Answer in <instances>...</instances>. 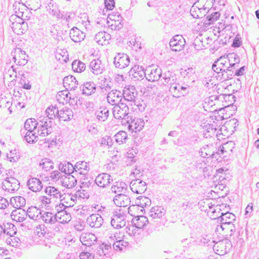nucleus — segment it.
Masks as SVG:
<instances>
[{
    "instance_id": "obj_62",
    "label": "nucleus",
    "mask_w": 259,
    "mask_h": 259,
    "mask_svg": "<svg viewBox=\"0 0 259 259\" xmlns=\"http://www.w3.org/2000/svg\"><path fill=\"white\" fill-rule=\"evenodd\" d=\"M12 238L7 239V242L9 243L12 246L15 247H19L20 245V240L16 237H11Z\"/></svg>"
},
{
    "instance_id": "obj_42",
    "label": "nucleus",
    "mask_w": 259,
    "mask_h": 259,
    "mask_svg": "<svg viewBox=\"0 0 259 259\" xmlns=\"http://www.w3.org/2000/svg\"><path fill=\"white\" fill-rule=\"evenodd\" d=\"M109 109L105 107H101L96 112L97 119L100 121H105L109 116Z\"/></svg>"
},
{
    "instance_id": "obj_10",
    "label": "nucleus",
    "mask_w": 259,
    "mask_h": 259,
    "mask_svg": "<svg viewBox=\"0 0 259 259\" xmlns=\"http://www.w3.org/2000/svg\"><path fill=\"white\" fill-rule=\"evenodd\" d=\"M235 147L234 142L229 141L220 146L216 153L220 156H223V157H227L233 153Z\"/></svg>"
},
{
    "instance_id": "obj_30",
    "label": "nucleus",
    "mask_w": 259,
    "mask_h": 259,
    "mask_svg": "<svg viewBox=\"0 0 259 259\" xmlns=\"http://www.w3.org/2000/svg\"><path fill=\"white\" fill-rule=\"evenodd\" d=\"M70 37L74 42H80L84 39L85 35L77 27H74L70 31Z\"/></svg>"
},
{
    "instance_id": "obj_20",
    "label": "nucleus",
    "mask_w": 259,
    "mask_h": 259,
    "mask_svg": "<svg viewBox=\"0 0 259 259\" xmlns=\"http://www.w3.org/2000/svg\"><path fill=\"white\" fill-rule=\"evenodd\" d=\"M113 181L111 176L107 173H102L98 175L95 182L96 185L102 188H105L109 186Z\"/></svg>"
},
{
    "instance_id": "obj_17",
    "label": "nucleus",
    "mask_w": 259,
    "mask_h": 259,
    "mask_svg": "<svg viewBox=\"0 0 259 259\" xmlns=\"http://www.w3.org/2000/svg\"><path fill=\"white\" fill-rule=\"evenodd\" d=\"M124 99L130 102H133L136 105L135 99L138 93L135 87L128 85L124 87L122 92Z\"/></svg>"
},
{
    "instance_id": "obj_55",
    "label": "nucleus",
    "mask_w": 259,
    "mask_h": 259,
    "mask_svg": "<svg viewBox=\"0 0 259 259\" xmlns=\"http://www.w3.org/2000/svg\"><path fill=\"white\" fill-rule=\"evenodd\" d=\"M91 247H88L79 254L80 259H94L95 254L93 253Z\"/></svg>"
},
{
    "instance_id": "obj_9",
    "label": "nucleus",
    "mask_w": 259,
    "mask_h": 259,
    "mask_svg": "<svg viewBox=\"0 0 259 259\" xmlns=\"http://www.w3.org/2000/svg\"><path fill=\"white\" fill-rule=\"evenodd\" d=\"M12 54L14 56L13 60L14 62L17 65L24 66L27 63L28 56L25 54V52L21 48H16L14 52H12Z\"/></svg>"
},
{
    "instance_id": "obj_57",
    "label": "nucleus",
    "mask_w": 259,
    "mask_h": 259,
    "mask_svg": "<svg viewBox=\"0 0 259 259\" xmlns=\"http://www.w3.org/2000/svg\"><path fill=\"white\" fill-rule=\"evenodd\" d=\"M128 245V242L124 240H118L113 242L112 246L114 249L122 250Z\"/></svg>"
},
{
    "instance_id": "obj_54",
    "label": "nucleus",
    "mask_w": 259,
    "mask_h": 259,
    "mask_svg": "<svg viewBox=\"0 0 259 259\" xmlns=\"http://www.w3.org/2000/svg\"><path fill=\"white\" fill-rule=\"evenodd\" d=\"M39 165L42 166V168L46 171L50 170L54 167L53 162L50 159L47 158L42 159L40 162Z\"/></svg>"
},
{
    "instance_id": "obj_39",
    "label": "nucleus",
    "mask_w": 259,
    "mask_h": 259,
    "mask_svg": "<svg viewBox=\"0 0 259 259\" xmlns=\"http://www.w3.org/2000/svg\"><path fill=\"white\" fill-rule=\"evenodd\" d=\"M89 169L87 162L83 161H78L74 165V174L77 172L80 175H85Z\"/></svg>"
},
{
    "instance_id": "obj_32",
    "label": "nucleus",
    "mask_w": 259,
    "mask_h": 259,
    "mask_svg": "<svg viewBox=\"0 0 259 259\" xmlns=\"http://www.w3.org/2000/svg\"><path fill=\"white\" fill-rule=\"evenodd\" d=\"M26 213L27 211H26L24 209L20 208L13 210L11 215L13 220L17 222H22L26 219L27 216Z\"/></svg>"
},
{
    "instance_id": "obj_35",
    "label": "nucleus",
    "mask_w": 259,
    "mask_h": 259,
    "mask_svg": "<svg viewBox=\"0 0 259 259\" xmlns=\"http://www.w3.org/2000/svg\"><path fill=\"white\" fill-rule=\"evenodd\" d=\"M73 116L72 110L68 108H63L59 111L58 118L62 121L70 120Z\"/></svg>"
},
{
    "instance_id": "obj_40",
    "label": "nucleus",
    "mask_w": 259,
    "mask_h": 259,
    "mask_svg": "<svg viewBox=\"0 0 259 259\" xmlns=\"http://www.w3.org/2000/svg\"><path fill=\"white\" fill-rule=\"evenodd\" d=\"M41 213L40 209L36 207L31 206L28 208L26 213L29 218L36 221L41 219Z\"/></svg>"
},
{
    "instance_id": "obj_50",
    "label": "nucleus",
    "mask_w": 259,
    "mask_h": 259,
    "mask_svg": "<svg viewBox=\"0 0 259 259\" xmlns=\"http://www.w3.org/2000/svg\"><path fill=\"white\" fill-rule=\"evenodd\" d=\"M72 68L74 71L80 73L85 70V65L81 61L75 60L72 63Z\"/></svg>"
},
{
    "instance_id": "obj_12",
    "label": "nucleus",
    "mask_w": 259,
    "mask_h": 259,
    "mask_svg": "<svg viewBox=\"0 0 259 259\" xmlns=\"http://www.w3.org/2000/svg\"><path fill=\"white\" fill-rule=\"evenodd\" d=\"M126 224L125 216L124 213L121 212L119 210V212L116 211L112 217L111 220V224L112 227L115 229L121 228L125 226Z\"/></svg>"
},
{
    "instance_id": "obj_63",
    "label": "nucleus",
    "mask_w": 259,
    "mask_h": 259,
    "mask_svg": "<svg viewBox=\"0 0 259 259\" xmlns=\"http://www.w3.org/2000/svg\"><path fill=\"white\" fill-rule=\"evenodd\" d=\"M29 6L30 9L33 10H36L40 8L41 7L40 1V0H29Z\"/></svg>"
},
{
    "instance_id": "obj_46",
    "label": "nucleus",
    "mask_w": 259,
    "mask_h": 259,
    "mask_svg": "<svg viewBox=\"0 0 259 259\" xmlns=\"http://www.w3.org/2000/svg\"><path fill=\"white\" fill-rule=\"evenodd\" d=\"M41 219L46 224H54L56 222V214L50 212L41 213Z\"/></svg>"
},
{
    "instance_id": "obj_6",
    "label": "nucleus",
    "mask_w": 259,
    "mask_h": 259,
    "mask_svg": "<svg viewBox=\"0 0 259 259\" xmlns=\"http://www.w3.org/2000/svg\"><path fill=\"white\" fill-rule=\"evenodd\" d=\"M56 99L60 103L62 104L69 103L73 105L77 103V100L76 96L71 95L66 89L59 92L56 95Z\"/></svg>"
},
{
    "instance_id": "obj_27",
    "label": "nucleus",
    "mask_w": 259,
    "mask_h": 259,
    "mask_svg": "<svg viewBox=\"0 0 259 259\" xmlns=\"http://www.w3.org/2000/svg\"><path fill=\"white\" fill-rule=\"evenodd\" d=\"M63 186L67 188H72L76 185L77 180L74 175L69 174V175H64L61 177V181Z\"/></svg>"
},
{
    "instance_id": "obj_56",
    "label": "nucleus",
    "mask_w": 259,
    "mask_h": 259,
    "mask_svg": "<svg viewBox=\"0 0 259 259\" xmlns=\"http://www.w3.org/2000/svg\"><path fill=\"white\" fill-rule=\"evenodd\" d=\"M24 139L28 143H33L37 141V135L35 132H27Z\"/></svg>"
},
{
    "instance_id": "obj_22",
    "label": "nucleus",
    "mask_w": 259,
    "mask_h": 259,
    "mask_svg": "<svg viewBox=\"0 0 259 259\" xmlns=\"http://www.w3.org/2000/svg\"><path fill=\"white\" fill-rule=\"evenodd\" d=\"M91 71L96 75L102 73L105 70V65L99 59L93 60L90 63L89 66Z\"/></svg>"
},
{
    "instance_id": "obj_15",
    "label": "nucleus",
    "mask_w": 259,
    "mask_h": 259,
    "mask_svg": "<svg viewBox=\"0 0 259 259\" xmlns=\"http://www.w3.org/2000/svg\"><path fill=\"white\" fill-rule=\"evenodd\" d=\"M111 247V243H110L109 244L97 243V244L93 245L91 248L93 253L95 254V257L102 258L105 255L106 250Z\"/></svg>"
},
{
    "instance_id": "obj_47",
    "label": "nucleus",
    "mask_w": 259,
    "mask_h": 259,
    "mask_svg": "<svg viewBox=\"0 0 259 259\" xmlns=\"http://www.w3.org/2000/svg\"><path fill=\"white\" fill-rule=\"evenodd\" d=\"M45 192L49 197H52L54 200L55 198H61L62 196L60 192L54 187H47L45 189Z\"/></svg>"
},
{
    "instance_id": "obj_11",
    "label": "nucleus",
    "mask_w": 259,
    "mask_h": 259,
    "mask_svg": "<svg viewBox=\"0 0 259 259\" xmlns=\"http://www.w3.org/2000/svg\"><path fill=\"white\" fill-rule=\"evenodd\" d=\"M131 190L135 193L142 194L147 189L146 183L140 179L133 180L130 184Z\"/></svg>"
},
{
    "instance_id": "obj_5",
    "label": "nucleus",
    "mask_w": 259,
    "mask_h": 259,
    "mask_svg": "<svg viewBox=\"0 0 259 259\" xmlns=\"http://www.w3.org/2000/svg\"><path fill=\"white\" fill-rule=\"evenodd\" d=\"M113 115L117 119H127L128 118L129 108L126 104L120 103L115 105L113 108Z\"/></svg>"
},
{
    "instance_id": "obj_58",
    "label": "nucleus",
    "mask_w": 259,
    "mask_h": 259,
    "mask_svg": "<svg viewBox=\"0 0 259 259\" xmlns=\"http://www.w3.org/2000/svg\"><path fill=\"white\" fill-rule=\"evenodd\" d=\"M229 62H230V67H235V66L240 62L239 57L235 54H229L227 56Z\"/></svg>"
},
{
    "instance_id": "obj_4",
    "label": "nucleus",
    "mask_w": 259,
    "mask_h": 259,
    "mask_svg": "<svg viewBox=\"0 0 259 259\" xmlns=\"http://www.w3.org/2000/svg\"><path fill=\"white\" fill-rule=\"evenodd\" d=\"M37 135L45 137L53 131V122L49 118L40 117L37 121Z\"/></svg>"
},
{
    "instance_id": "obj_24",
    "label": "nucleus",
    "mask_w": 259,
    "mask_h": 259,
    "mask_svg": "<svg viewBox=\"0 0 259 259\" xmlns=\"http://www.w3.org/2000/svg\"><path fill=\"white\" fill-rule=\"evenodd\" d=\"M146 69L139 65H135L129 71L130 75L136 80L142 79L144 77H146Z\"/></svg>"
},
{
    "instance_id": "obj_1",
    "label": "nucleus",
    "mask_w": 259,
    "mask_h": 259,
    "mask_svg": "<svg viewBox=\"0 0 259 259\" xmlns=\"http://www.w3.org/2000/svg\"><path fill=\"white\" fill-rule=\"evenodd\" d=\"M162 84L176 98L187 95L191 90L190 86L186 83H180L175 73L167 71L164 73L161 79Z\"/></svg>"
},
{
    "instance_id": "obj_38",
    "label": "nucleus",
    "mask_w": 259,
    "mask_h": 259,
    "mask_svg": "<svg viewBox=\"0 0 259 259\" xmlns=\"http://www.w3.org/2000/svg\"><path fill=\"white\" fill-rule=\"evenodd\" d=\"M10 204L13 207L18 209L25 205L26 200L23 197L20 196L13 197L10 200Z\"/></svg>"
},
{
    "instance_id": "obj_14",
    "label": "nucleus",
    "mask_w": 259,
    "mask_h": 259,
    "mask_svg": "<svg viewBox=\"0 0 259 259\" xmlns=\"http://www.w3.org/2000/svg\"><path fill=\"white\" fill-rule=\"evenodd\" d=\"M230 98H234V96L231 94H222L220 96H211L208 98H206L204 99V102L203 103V107L205 111H207L208 108L212 107L213 105H215L214 101L219 100L220 98H223L224 100H226L228 99H229Z\"/></svg>"
},
{
    "instance_id": "obj_31",
    "label": "nucleus",
    "mask_w": 259,
    "mask_h": 259,
    "mask_svg": "<svg viewBox=\"0 0 259 259\" xmlns=\"http://www.w3.org/2000/svg\"><path fill=\"white\" fill-rule=\"evenodd\" d=\"M95 40L99 45L102 46L109 44V40L111 39V35L105 31H101L97 33L95 36Z\"/></svg>"
},
{
    "instance_id": "obj_34",
    "label": "nucleus",
    "mask_w": 259,
    "mask_h": 259,
    "mask_svg": "<svg viewBox=\"0 0 259 259\" xmlns=\"http://www.w3.org/2000/svg\"><path fill=\"white\" fill-rule=\"evenodd\" d=\"M56 222L65 224L68 223L71 219V214L64 210L58 211L56 213Z\"/></svg>"
},
{
    "instance_id": "obj_3",
    "label": "nucleus",
    "mask_w": 259,
    "mask_h": 259,
    "mask_svg": "<svg viewBox=\"0 0 259 259\" xmlns=\"http://www.w3.org/2000/svg\"><path fill=\"white\" fill-rule=\"evenodd\" d=\"M220 217L218 219L221 222V228L223 230L225 229L229 230L231 232H234L235 228L232 223L235 221V215L231 212H221Z\"/></svg>"
},
{
    "instance_id": "obj_60",
    "label": "nucleus",
    "mask_w": 259,
    "mask_h": 259,
    "mask_svg": "<svg viewBox=\"0 0 259 259\" xmlns=\"http://www.w3.org/2000/svg\"><path fill=\"white\" fill-rule=\"evenodd\" d=\"M97 206L98 205L93 207V206L84 205L82 206L80 213L83 215H90L92 214V212L93 211V208L97 209Z\"/></svg>"
},
{
    "instance_id": "obj_13",
    "label": "nucleus",
    "mask_w": 259,
    "mask_h": 259,
    "mask_svg": "<svg viewBox=\"0 0 259 259\" xmlns=\"http://www.w3.org/2000/svg\"><path fill=\"white\" fill-rule=\"evenodd\" d=\"M130 62L128 56L124 53H117L114 58V64L117 68H124L128 66Z\"/></svg>"
},
{
    "instance_id": "obj_19",
    "label": "nucleus",
    "mask_w": 259,
    "mask_h": 259,
    "mask_svg": "<svg viewBox=\"0 0 259 259\" xmlns=\"http://www.w3.org/2000/svg\"><path fill=\"white\" fill-rule=\"evenodd\" d=\"M123 97V94L117 90H113L110 91L107 95V100L108 102L112 105H115L121 102Z\"/></svg>"
},
{
    "instance_id": "obj_41",
    "label": "nucleus",
    "mask_w": 259,
    "mask_h": 259,
    "mask_svg": "<svg viewBox=\"0 0 259 259\" xmlns=\"http://www.w3.org/2000/svg\"><path fill=\"white\" fill-rule=\"evenodd\" d=\"M127 188V185L123 182H116L112 186L111 190L114 193H125Z\"/></svg>"
},
{
    "instance_id": "obj_48",
    "label": "nucleus",
    "mask_w": 259,
    "mask_h": 259,
    "mask_svg": "<svg viewBox=\"0 0 259 259\" xmlns=\"http://www.w3.org/2000/svg\"><path fill=\"white\" fill-rule=\"evenodd\" d=\"M37 124V121L34 118L28 119L25 122L24 128L27 132H35Z\"/></svg>"
},
{
    "instance_id": "obj_36",
    "label": "nucleus",
    "mask_w": 259,
    "mask_h": 259,
    "mask_svg": "<svg viewBox=\"0 0 259 259\" xmlns=\"http://www.w3.org/2000/svg\"><path fill=\"white\" fill-rule=\"evenodd\" d=\"M59 170L62 172H64L65 175H69V174H74V166L71 163L67 161H63L61 162L58 166Z\"/></svg>"
},
{
    "instance_id": "obj_43",
    "label": "nucleus",
    "mask_w": 259,
    "mask_h": 259,
    "mask_svg": "<svg viewBox=\"0 0 259 259\" xmlns=\"http://www.w3.org/2000/svg\"><path fill=\"white\" fill-rule=\"evenodd\" d=\"M165 212L166 210L163 207L156 206L151 209L150 215L153 219L161 218L165 214Z\"/></svg>"
},
{
    "instance_id": "obj_45",
    "label": "nucleus",
    "mask_w": 259,
    "mask_h": 259,
    "mask_svg": "<svg viewBox=\"0 0 259 259\" xmlns=\"http://www.w3.org/2000/svg\"><path fill=\"white\" fill-rule=\"evenodd\" d=\"M59 110L56 106H50L48 107L46 110L47 116L45 117L49 118L51 120L58 117Z\"/></svg>"
},
{
    "instance_id": "obj_26",
    "label": "nucleus",
    "mask_w": 259,
    "mask_h": 259,
    "mask_svg": "<svg viewBox=\"0 0 259 259\" xmlns=\"http://www.w3.org/2000/svg\"><path fill=\"white\" fill-rule=\"evenodd\" d=\"M113 201L117 206L124 207L130 204L131 198L127 195L120 193L115 196Z\"/></svg>"
},
{
    "instance_id": "obj_18",
    "label": "nucleus",
    "mask_w": 259,
    "mask_h": 259,
    "mask_svg": "<svg viewBox=\"0 0 259 259\" xmlns=\"http://www.w3.org/2000/svg\"><path fill=\"white\" fill-rule=\"evenodd\" d=\"M222 61V59L219 58L214 61L212 65V69L216 73L218 74H221V75H219V77H221L220 80H225L229 78V76L228 74L225 75V74H224V71H225L224 69L225 63H223Z\"/></svg>"
},
{
    "instance_id": "obj_51",
    "label": "nucleus",
    "mask_w": 259,
    "mask_h": 259,
    "mask_svg": "<svg viewBox=\"0 0 259 259\" xmlns=\"http://www.w3.org/2000/svg\"><path fill=\"white\" fill-rule=\"evenodd\" d=\"M115 142L120 145L125 143L127 138V133L124 131H119L114 136Z\"/></svg>"
},
{
    "instance_id": "obj_44",
    "label": "nucleus",
    "mask_w": 259,
    "mask_h": 259,
    "mask_svg": "<svg viewBox=\"0 0 259 259\" xmlns=\"http://www.w3.org/2000/svg\"><path fill=\"white\" fill-rule=\"evenodd\" d=\"M96 88L95 84L93 82H87L83 84L81 90L83 95L90 96L95 93Z\"/></svg>"
},
{
    "instance_id": "obj_23",
    "label": "nucleus",
    "mask_w": 259,
    "mask_h": 259,
    "mask_svg": "<svg viewBox=\"0 0 259 259\" xmlns=\"http://www.w3.org/2000/svg\"><path fill=\"white\" fill-rule=\"evenodd\" d=\"M80 240L83 245L92 247L93 245L97 244L95 242H97V238L93 233H83L80 236Z\"/></svg>"
},
{
    "instance_id": "obj_53",
    "label": "nucleus",
    "mask_w": 259,
    "mask_h": 259,
    "mask_svg": "<svg viewBox=\"0 0 259 259\" xmlns=\"http://www.w3.org/2000/svg\"><path fill=\"white\" fill-rule=\"evenodd\" d=\"M4 225L5 230H6L5 234L10 237H13L17 233L16 228L11 223H7L6 224H3Z\"/></svg>"
},
{
    "instance_id": "obj_28",
    "label": "nucleus",
    "mask_w": 259,
    "mask_h": 259,
    "mask_svg": "<svg viewBox=\"0 0 259 259\" xmlns=\"http://www.w3.org/2000/svg\"><path fill=\"white\" fill-rule=\"evenodd\" d=\"M63 85L68 91H74L77 87L78 82L74 76H67L63 79Z\"/></svg>"
},
{
    "instance_id": "obj_52",
    "label": "nucleus",
    "mask_w": 259,
    "mask_h": 259,
    "mask_svg": "<svg viewBox=\"0 0 259 259\" xmlns=\"http://www.w3.org/2000/svg\"><path fill=\"white\" fill-rule=\"evenodd\" d=\"M226 240L217 242L213 246V250H216L217 253L218 254H221V253L226 252V251H224V249H226Z\"/></svg>"
},
{
    "instance_id": "obj_33",
    "label": "nucleus",
    "mask_w": 259,
    "mask_h": 259,
    "mask_svg": "<svg viewBox=\"0 0 259 259\" xmlns=\"http://www.w3.org/2000/svg\"><path fill=\"white\" fill-rule=\"evenodd\" d=\"M145 122L143 119H134L128 124V128L132 132H140L144 126Z\"/></svg>"
},
{
    "instance_id": "obj_16",
    "label": "nucleus",
    "mask_w": 259,
    "mask_h": 259,
    "mask_svg": "<svg viewBox=\"0 0 259 259\" xmlns=\"http://www.w3.org/2000/svg\"><path fill=\"white\" fill-rule=\"evenodd\" d=\"M185 44V40L182 35H176L170 40L169 46L173 51H180Z\"/></svg>"
},
{
    "instance_id": "obj_49",
    "label": "nucleus",
    "mask_w": 259,
    "mask_h": 259,
    "mask_svg": "<svg viewBox=\"0 0 259 259\" xmlns=\"http://www.w3.org/2000/svg\"><path fill=\"white\" fill-rule=\"evenodd\" d=\"M136 203L138 206L144 208L149 207L151 204V201L147 197L140 196L137 198Z\"/></svg>"
},
{
    "instance_id": "obj_29",
    "label": "nucleus",
    "mask_w": 259,
    "mask_h": 259,
    "mask_svg": "<svg viewBox=\"0 0 259 259\" xmlns=\"http://www.w3.org/2000/svg\"><path fill=\"white\" fill-rule=\"evenodd\" d=\"M27 185L29 189L33 192H39L42 188L41 181L36 178H32L28 180Z\"/></svg>"
},
{
    "instance_id": "obj_7",
    "label": "nucleus",
    "mask_w": 259,
    "mask_h": 259,
    "mask_svg": "<svg viewBox=\"0 0 259 259\" xmlns=\"http://www.w3.org/2000/svg\"><path fill=\"white\" fill-rule=\"evenodd\" d=\"M20 183L14 177L7 178L2 183V188L10 193H14L19 189Z\"/></svg>"
},
{
    "instance_id": "obj_25",
    "label": "nucleus",
    "mask_w": 259,
    "mask_h": 259,
    "mask_svg": "<svg viewBox=\"0 0 259 259\" xmlns=\"http://www.w3.org/2000/svg\"><path fill=\"white\" fill-rule=\"evenodd\" d=\"M47 11L53 16L60 19L63 18V14H60L57 4L53 0H49L46 6Z\"/></svg>"
},
{
    "instance_id": "obj_64",
    "label": "nucleus",
    "mask_w": 259,
    "mask_h": 259,
    "mask_svg": "<svg viewBox=\"0 0 259 259\" xmlns=\"http://www.w3.org/2000/svg\"><path fill=\"white\" fill-rule=\"evenodd\" d=\"M193 45L194 46V48L197 51L202 50L204 47L201 39L199 37H197L195 39Z\"/></svg>"
},
{
    "instance_id": "obj_61",
    "label": "nucleus",
    "mask_w": 259,
    "mask_h": 259,
    "mask_svg": "<svg viewBox=\"0 0 259 259\" xmlns=\"http://www.w3.org/2000/svg\"><path fill=\"white\" fill-rule=\"evenodd\" d=\"M19 156L20 155L17 152L16 149L11 150L7 155L8 158L11 162L17 161L19 158Z\"/></svg>"
},
{
    "instance_id": "obj_37",
    "label": "nucleus",
    "mask_w": 259,
    "mask_h": 259,
    "mask_svg": "<svg viewBox=\"0 0 259 259\" xmlns=\"http://www.w3.org/2000/svg\"><path fill=\"white\" fill-rule=\"evenodd\" d=\"M132 223L137 228L142 229L148 223V220L145 216L140 215L133 219Z\"/></svg>"
},
{
    "instance_id": "obj_21",
    "label": "nucleus",
    "mask_w": 259,
    "mask_h": 259,
    "mask_svg": "<svg viewBox=\"0 0 259 259\" xmlns=\"http://www.w3.org/2000/svg\"><path fill=\"white\" fill-rule=\"evenodd\" d=\"M103 219L101 215L92 213L87 219V223L92 228H99L103 224Z\"/></svg>"
},
{
    "instance_id": "obj_59",
    "label": "nucleus",
    "mask_w": 259,
    "mask_h": 259,
    "mask_svg": "<svg viewBox=\"0 0 259 259\" xmlns=\"http://www.w3.org/2000/svg\"><path fill=\"white\" fill-rule=\"evenodd\" d=\"M99 143L102 146L109 148L112 146L113 142L111 137L106 136L100 140Z\"/></svg>"
},
{
    "instance_id": "obj_8",
    "label": "nucleus",
    "mask_w": 259,
    "mask_h": 259,
    "mask_svg": "<svg viewBox=\"0 0 259 259\" xmlns=\"http://www.w3.org/2000/svg\"><path fill=\"white\" fill-rule=\"evenodd\" d=\"M162 76L161 69L156 66H149L146 68V78L149 81H155Z\"/></svg>"
},
{
    "instance_id": "obj_2",
    "label": "nucleus",
    "mask_w": 259,
    "mask_h": 259,
    "mask_svg": "<svg viewBox=\"0 0 259 259\" xmlns=\"http://www.w3.org/2000/svg\"><path fill=\"white\" fill-rule=\"evenodd\" d=\"M23 13H19L17 15H12L10 20H15L12 22L11 27L14 32L18 35H21L26 31L27 24L22 19Z\"/></svg>"
}]
</instances>
